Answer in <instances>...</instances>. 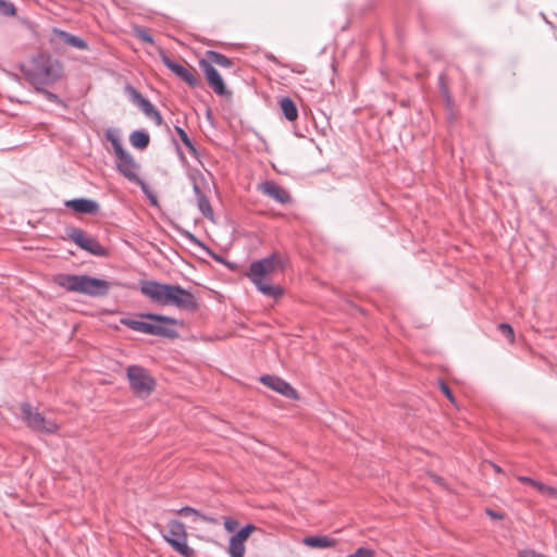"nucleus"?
Wrapping results in <instances>:
<instances>
[{"instance_id":"0eeeda50","label":"nucleus","mask_w":557,"mask_h":557,"mask_svg":"<svg viewBox=\"0 0 557 557\" xmlns=\"http://www.w3.org/2000/svg\"><path fill=\"white\" fill-rule=\"evenodd\" d=\"M163 540L183 557H193L195 550L187 544V531L185 524L180 520H171L168 524V533Z\"/></svg>"},{"instance_id":"473e14b6","label":"nucleus","mask_w":557,"mask_h":557,"mask_svg":"<svg viewBox=\"0 0 557 557\" xmlns=\"http://www.w3.org/2000/svg\"><path fill=\"white\" fill-rule=\"evenodd\" d=\"M438 385H440V389L441 392L451 401V403H455V397L453 395V392L449 387V385L444 381V380H440L438 381Z\"/></svg>"},{"instance_id":"4c0bfd02","label":"nucleus","mask_w":557,"mask_h":557,"mask_svg":"<svg viewBox=\"0 0 557 557\" xmlns=\"http://www.w3.org/2000/svg\"><path fill=\"white\" fill-rule=\"evenodd\" d=\"M237 525H238L237 520H235L233 518H226L224 521V528L228 532H233L237 528Z\"/></svg>"},{"instance_id":"ea45409f","label":"nucleus","mask_w":557,"mask_h":557,"mask_svg":"<svg viewBox=\"0 0 557 557\" xmlns=\"http://www.w3.org/2000/svg\"><path fill=\"white\" fill-rule=\"evenodd\" d=\"M517 480L522 483V484H529L533 487V485L535 484L536 480L530 478V476H525V475H519L517 478Z\"/></svg>"},{"instance_id":"4be33fe9","label":"nucleus","mask_w":557,"mask_h":557,"mask_svg":"<svg viewBox=\"0 0 557 557\" xmlns=\"http://www.w3.org/2000/svg\"><path fill=\"white\" fill-rule=\"evenodd\" d=\"M203 59L208 60L211 64L215 63L226 69H231L234 65V61L231 58L214 50L206 51V58Z\"/></svg>"},{"instance_id":"2eb2a0df","label":"nucleus","mask_w":557,"mask_h":557,"mask_svg":"<svg viewBox=\"0 0 557 557\" xmlns=\"http://www.w3.org/2000/svg\"><path fill=\"white\" fill-rule=\"evenodd\" d=\"M51 41L55 44H63L66 46L74 47L78 50H88L89 46L88 42L76 35H73L71 33H67L65 30L53 28L52 29V37Z\"/></svg>"},{"instance_id":"f704fd0d","label":"nucleus","mask_w":557,"mask_h":557,"mask_svg":"<svg viewBox=\"0 0 557 557\" xmlns=\"http://www.w3.org/2000/svg\"><path fill=\"white\" fill-rule=\"evenodd\" d=\"M176 512L182 516H190V515L200 516L199 511L190 506H184V507L180 508L178 510H176Z\"/></svg>"},{"instance_id":"412c9836","label":"nucleus","mask_w":557,"mask_h":557,"mask_svg":"<svg viewBox=\"0 0 557 557\" xmlns=\"http://www.w3.org/2000/svg\"><path fill=\"white\" fill-rule=\"evenodd\" d=\"M129 143L134 148L144 150L149 146L150 136L145 131L136 129L131 133Z\"/></svg>"},{"instance_id":"dca6fc26","label":"nucleus","mask_w":557,"mask_h":557,"mask_svg":"<svg viewBox=\"0 0 557 557\" xmlns=\"http://www.w3.org/2000/svg\"><path fill=\"white\" fill-rule=\"evenodd\" d=\"M259 189L263 194L273 198L278 203L288 205V203H292V201H293L289 193L284 187H282L281 185L276 184L272 181H265V182L261 183Z\"/></svg>"},{"instance_id":"79ce46f5","label":"nucleus","mask_w":557,"mask_h":557,"mask_svg":"<svg viewBox=\"0 0 557 557\" xmlns=\"http://www.w3.org/2000/svg\"><path fill=\"white\" fill-rule=\"evenodd\" d=\"M174 129L183 143L189 138L187 133L181 126H175Z\"/></svg>"},{"instance_id":"a19ab883","label":"nucleus","mask_w":557,"mask_h":557,"mask_svg":"<svg viewBox=\"0 0 557 557\" xmlns=\"http://www.w3.org/2000/svg\"><path fill=\"white\" fill-rule=\"evenodd\" d=\"M544 496L549 497V498H557V488L547 485Z\"/></svg>"},{"instance_id":"72a5a7b5","label":"nucleus","mask_w":557,"mask_h":557,"mask_svg":"<svg viewBox=\"0 0 557 557\" xmlns=\"http://www.w3.org/2000/svg\"><path fill=\"white\" fill-rule=\"evenodd\" d=\"M374 552L370 548L359 547L355 553L347 555L346 557H373Z\"/></svg>"},{"instance_id":"b1692460","label":"nucleus","mask_w":557,"mask_h":557,"mask_svg":"<svg viewBox=\"0 0 557 557\" xmlns=\"http://www.w3.org/2000/svg\"><path fill=\"white\" fill-rule=\"evenodd\" d=\"M104 137L112 145V148H113L116 157L126 152V150L123 148L120 136L115 129H111V128L107 129L104 133Z\"/></svg>"},{"instance_id":"58836bf2","label":"nucleus","mask_w":557,"mask_h":557,"mask_svg":"<svg viewBox=\"0 0 557 557\" xmlns=\"http://www.w3.org/2000/svg\"><path fill=\"white\" fill-rule=\"evenodd\" d=\"M442 98L444 100V103H445L446 108L451 110L454 108V104H455V101H454V98H453L451 94L449 92V94L443 95Z\"/></svg>"},{"instance_id":"49530a36","label":"nucleus","mask_w":557,"mask_h":557,"mask_svg":"<svg viewBox=\"0 0 557 557\" xmlns=\"http://www.w3.org/2000/svg\"><path fill=\"white\" fill-rule=\"evenodd\" d=\"M178 151H180V156H181V158H182V159H184V158H185V157H184V153H183L180 149H178Z\"/></svg>"},{"instance_id":"7c9ffc66","label":"nucleus","mask_w":557,"mask_h":557,"mask_svg":"<svg viewBox=\"0 0 557 557\" xmlns=\"http://www.w3.org/2000/svg\"><path fill=\"white\" fill-rule=\"evenodd\" d=\"M121 322L131 330L143 333L144 321L134 319H122Z\"/></svg>"},{"instance_id":"c85d7f7f","label":"nucleus","mask_w":557,"mask_h":557,"mask_svg":"<svg viewBox=\"0 0 557 557\" xmlns=\"http://www.w3.org/2000/svg\"><path fill=\"white\" fill-rule=\"evenodd\" d=\"M257 528L253 524H246L243 528H240L233 536L237 540H240L245 543V541L249 537V535L255 531Z\"/></svg>"},{"instance_id":"cd10ccee","label":"nucleus","mask_w":557,"mask_h":557,"mask_svg":"<svg viewBox=\"0 0 557 557\" xmlns=\"http://www.w3.org/2000/svg\"><path fill=\"white\" fill-rule=\"evenodd\" d=\"M16 7L9 0H0V15L4 17H11L16 15Z\"/></svg>"},{"instance_id":"20e7f679","label":"nucleus","mask_w":557,"mask_h":557,"mask_svg":"<svg viewBox=\"0 0 557 557\" xmlns=\"http://www.w3.org/2000/svg\"><path fill=\"white\" fill-rule=\"evenodd\" d=\"M54 282L67 292L79 293L89 297H104L109 294L111 287L110 282L87 274H59Z\"/></svg>"},{"instance_id":"393cba45","label":"nucleus","mask_w":557,"mask_h":557,"mask_svg":"<svg viewBox=\"0 0 557 557\" xmlns=\"http://www.w3.org/2000/svg\"><path fill=\"white\" fill-rule=\"evenodd\" d=\"M46 87L47 86H41V87L34 88V89L36 92L42 95L49 102H52L57 106H60V107L66 109L67 108L66 102L63 99H61L57 94L48 90Z\"/></svg>"},{"instance_id":"c03bdc74","label":"nucleus","mask_w":557,"mask_h":557,"mask_svg":"<svg viewBox=\"0 0 557 557\" xmlns=\"http://www.w3.org/2000/svg\"><path fill=\"white\" fill-rule=\"evenodd\" d=\"M145 194H147V195H148V197H149V199H150L151 205H153V206H157V205H158L157 196H156V195H153V194H151V193L149 191V188L147 189V191H146Z\"/></svg>"},{"instance_id":"c756f323","label":"nucleus","mask_w":557,"mask_h":557,"mask_svg":"<svg viewBox=\"0 0 557 557\" xmlns=\"http://www.w3.org/2000/svg\"><path fill=\"white\" fill-rule=\"evenodd\" d=\"M499 332L508 339L510 344L515 343V332L510 324L508 323H499L498 324Z\"/></svg>"},{"instance_id":"9b49d317","label":"nucleus","mask_w":557,"mask_h":557,"mask_svg":"<svg viewBox=\"0 0 557 557\" xmlns=\"http://www.w3.org/2000/svg\"><path fill=\"white\" fill-rule=\"evenodd\" d=\"M125 90L128 94L132 102L136 104L147 117L151 119L157 125L162 124L163 120L160 112L154 108L149 99L144 97L141 92H139L132 85H127Z\"/></svg>"},{"instance_id":"aec40b11","label":"nucleus","mask_w":557,"mask_h":557,"mask_svg":"<svg viewBox=\"0 0 557 557\" xmlns=\"http://www.w3.org/2000/svg\"><path fill=\"white\" fill-rule=\"evenodd\" d=\"M280 108L282 110V113L284 117L289 121L294 122L298 117V109L295 103V101L289 97H282L278 101Z\"/></svg>"},{"instance_id":"bb28decb","label":"nucleus","mask_w":557,"mask_h":557,"mask_svg":"<svg viewBox=\"0 0 557 557\" xmlns=\"http://www.w3.org/2000/svg\"><path fill=\"white\" fill-rule=\"evenodd\" d=\"M133 34L138 40H140L143 42L150 44V45L154 44L153 37L149 33V30L144 26H135L133 29Z\"/></svg>"},{"instance_id":"a18cd8bd","label":"nucleus","mask_w":557,"mask_h":557,"mask_svg":"<svg viewBox=\"0 0 557 557\" xmlns=\"http://www.w3.org/2000/svg\"><path fill=\"white\" fill-rule=\"evenodd\" d=\"M492 466H493V469H494L495 472H497V473L502 472V468L499 466H497L495 463H493Z\"/></svg>"},{"instance_id":"ddd939ff","label":"nucleus","mask_w":557,"mask_h":557,"mask_svg":"<svg viewBox=\"0 0 557 557\" xmlns=\"http://www.w3.org/2000/svg\"><path fill=\"white\" fill-rule=\"evenodd\" d=\"M199 67L202 70L209 86L218 96L230 94L220 73L208 60L200 59Z\"/></svg>"},{"instance_id":"2f4dec72","label":"nucleus","mask_w":557,"mask_h":557,"mask_svg":"<svg viewBox=\"0 0 557 557\" xmlns=\"http://www.w3.org/2000/svg\"><path fill=\"white\" fill-rule=\"evenodd\" d=\"M438 89L441 96L449 94L448 83H447V75L445 72L441 73L438 76Z\"/></svg>"},{"instance_id":"5701e85b","label":"nucleus","mask_w":557,"mask_h":557,"mask_svg":"<svg viewBox=\"0 0 557 557\" xmlns=\"http://www.w3.org/2000/svg\"><path fill=\"white\" fill-rule=\"evenodd\" d=\"M183 236L194 246L199 247L203 250L209 257L221 262L222 258L218 256L212 249H210L202 240H200L196 235L188 231L183 232Z\"/></svg>"},{"instance_id":"a878e982","label":"nucleus","mask_w":557,"mask_h":557,"mask_svg":"<svg viewBox=\"0 0 557 557\" xmlns=\"http://www.w3.org/2000/svg\"><path fill=\"white\" fill-rule=\"evenodd\" d=\"M228 554L230 557H244L245 554V544L240 540L231 536L228 543Z\"/></svg>"},{"instance_id":"f03ea898","label":"nucleus","mask_w":557,"mask_h":557,"mask_svg":"<svg viewBox=\"0 0 557 557\" xmlns=\"http://www.w3.org/2000/svg\"><path fill=\"white\" fill-rule=\"evenodd\" d=\"M286 267L285 257L274 251L271 255L252 261L249 265L247 277L255 284L257 289L265 296L274 299L283 295V288L278 285H271L269 283V275L283 271Z\"/></svg>"},{"instance_id":"f257e3e1","label":"nucleus","mask_w":557,"mask_h":557,"mask_svg":"<svg viewBox=\"0 0 557 557\" xmlns=\"http://www.w3.org/2000/svg\"><path fill=\"white\" fill-rule=\"evenodd\" d=\"M139 286L140 293L153 305L160 307L174 306L188 311L198 309V301L195 295L178 284L143 280L139 282Z\"/></svg>"},{"instance_id":"4468645a","label":"nucleus","mask_w":557,"mask_h":557,"mask_svg":"<svg viewBox=\"0 0 557 557\" xmlns=\"http://www.w3.org/2000/svg\"><path fill=\"white\" fill-rule=\"evenodd\" d=\"M260 382L288 399H299L298 392L287 381L280 376L264 374L260 377Z\"/></svg>"},{"instance_id":"423d86ee","label":"nucleus","mask_w":557,"mask_h":557,"mask_svg":"<svg viewBox=\"0 0 557 557\" xmlns=\"http://www.w3.org/2000/svg\"><path fill=\"white\" fill-rule=\"evenodd\" d=\"M20 409L23 422L32 431L45 434H54L59 431V425L54 421L46 419L30 403H22Z\"/></svg>"},{"instance_id":"c9c22d12","label":"nucleus","mask_w":557,"mask_h":557,"mask_svg":"<svg viewBox=\"0 0 557 557\" xmlns=\"http://www.w3.org/2000/svg\"><path fill=\"white\" fill-rule=\"evenodd\" d=\"M485 513L491 518V519H494V520H503L505 518V513L502 512V511H496L494 509H491V508H486L485 509Z\"/></svg>"},{"instance_id":"f8f14e48","label":"nucleus","mask_w":557,"mask_h":557,"mask_svg":"<svg viewBox=\"0 0 557 557\" xmlns=\"http://www.w3.org/2000/svg\"><path fill=\"white\" fill-rule=\"evenodd\" d=\"M163 65L169 69L177 78L186 83L189 87L196 88L200 86V81L194 74L193 69H187L184 65L173 61L164 52L160 54Z\"/></svg>"},{"instance_id":"37998d69","label":"nucleus","mask_w":557,"mask_h":557,"mask_svg":"<svg viewBox=\"0 0 557 557\" xmlns=\"http://www.w3.org/2000/svg\"><path fill=\"white\" fill-rule=\"evenodd\" d=\"M533 487L536 488L539 493L544 495L547 485L540 481H536L535 484L533 485Z\"/></svg>"},{"instance_id":"6e6552de","label":"nucleus","mask_w":557,"mask_h":557,"mask_svg":"<svg viewBox=\"0 0 557 557\" xmlns=\"http://www.w3.org/2000/svg\"><path fill=\"white\" fill-rule=\"evenodd\" d=\"M126 376L132 391L138 396H149L156 388L154 377L141 366H129L126 370Z\"/></svg>"},{"instance_id":"9d476101","label":"nucleus","mask_w":557,"mask_h":557,"mask_svg":"<svg viewBox=\"0 0 557 557\" xmlns=\"http://www.w3.org/2000/svg\"><path fill=\"white\" fill-rule=\"evenodd\" d=\"M116 169L129 182L139 185L144 193L147 191L148 185L137 174L139 164L134 160L129 152L126 151L116 157Z\"/></svg>"},{"instance_id":"39448f33","label":"nucleus","mask_w":557,"mask_h":557,"mask_svg":"<svg viewBox=\"0 0 557 557\" xmlns=\"http://www.w3.org/2000/svg\"><path fill=\"white\" fill-rule=\"evenodd\" d=\"M143 318H146L151 321L158 322L156 323H149L144 321L143 326V333L154 335V336H161L165 338H176L178 337V333L175 329L171 327L174 325H182V322L168 315L159 314V313H144L141 314Z\"/></svg>"},{"instance_id":"7ed1b4c3","label":"nucleus","mask_w":557,"mask_h":557,"mask_svg":"<svg viewBox=\"0 0 557 557\" xmlns=\"http://www.w3.org/2000/svg\"><path fill=\"white\" fill-rule=\"evenodd\" d=\"M25 79L34 87L52 86L64 76L63 64L50 53L40 52L22 65Z\"/></svg>"},{"instance_id":"e433bc0d","label":"nucleus","mask_w":557,"mask_h":557,"mask_svg":"<svg viewBox=\"0 0 557 557\" xmlns=\"http://www.w3.org/2000/svg\"><path fill=\"white\" fill-rule=\"evenodd\" d=\"M183 144L187 147V149H188L189 153H190L193 157H195V158H198V157H199V152H198V150H197V148H196L195 144L193 143V140H191L190 138H188V139H187L186 141H184Z\"/></svg>"},{"instance_id":"f3484780","label":"nucleus","mask_w":557,"mask_h":557,"mask_svg":"<svg viewBox=\"0 0 557 557\" xmlns=\"http://www.w3.org/2000/svg\"><path fill=\"white\" fill-rule=\"evenodd\" d=\"M65 207L72 209L76 213L95 215L99 212V203L92 199L74 198L65 201Z\"/></svg>"},{"instance_id":"6ab92c4d","label":"nucleus","mask_w":557,"mask_h":557,"mask_svg":"<svg viewBox=\"0 0 557 557\" xmlns=\"http://www.w3.org/2000/svg\"><path fill=\"white\" fill-rule=\"evenodd\" d=\"M304 544L312 548H327L336 544V540L327 535H312L304 539Z\"/></svg>"},{"instance_id":"1a4fd4ad","label":"nucleus","mask_w":557,"mask_h":557,"mask_svg":"<svg viewBox=\"0 0 557 557\" xmlns=\"http://www.w3.org/2000/svg\"><path fill=\"white\" fill-rule=\"evenodd\" d=\"M66 235L81 249L88 251L92 256L107 257L109 255V250L103 247L96 237L87 236L86 233L78 227H67Z\"/></svg>"},{"instance_id":"a211bd4d","label":"nucleus","mask_w":557,"mask_h":557,"mask_svg":"<svg viewBox=\"0 0 557 557\" xmlns=\"http://www.w3.org/2000/svg\"><path fill=\"white\" fill-rule=\"evenodd\" d=\"M193 190H194V193L196 195L197 207H198L199 211L202 213V215L205 218L212 219L213 218V210H212V207L210 205V200L206 196V194L201 190V188L199 187V185L197 184L196 181L194 182Z\"/></svg>"}]
</instances>
